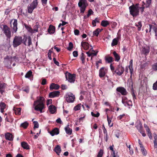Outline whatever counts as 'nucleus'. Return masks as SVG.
Masks as SVG:
<instances>
[{
	"label": "nucleus",
	"instance_id": "nucleus-5",
	"mask_svg": "<svg viewBox=\"0 0 157 157\" xmlns=\"http://www.w3.org/2000/svg\"><path fill=\"white\" fill-rule=\"evenodd\" d=\"M38 4V2L37 0H34L28 7V10L29 13H31L33 10L36 7Z\"/></svg>",
	"mask_w": 157,
	"mask_h": 157
},
{
	"label": "nucleus",
	"instance_id": "nucleus-34",
	"mask_svg": "<svg viewBox=\"0 0 157 157\" xmlns=\"http://www.w3.org/2000/svg\"><path fill=\"white\" fill-rule=\"evenodd\" d=\"M99 20L97 18H96L94 20H93L92 22V24L93 26L95 27L96 26V24L97 23H99Z\"/></svg>",
	"mask_w": 157,
	"mask_h": 157
},
{
	"label": "nucleus",
	"instance_id": "nucleus-59",
	"mask_svg": "<svg viewBox=\"0 0 157 157\" xmlns=\"http://www.w3.org/2000/svg\"><path fill=\"white\" fill-rule=\"evenodd\" d=\"M52 52V51H51L50 50H49L48 53V57L50 60L52 59V58L51 57V54Z\"/></svg>",
	"mask_w": 157,
	"mask_h": 157
},
{
	"label": "nucleus",
	"instance_id": "nucleus-62",
	"mask_svg": "<svg viewBox=\"0 0 157 157\" xmlns=\"http://www.w3.org/2000/svg\"><path fill=\"white\" fill-rule=\"evenodd\" d=\"M23 90L24 91L26 92V93H28L29 92V88L28 87H27L26 88H25L23 89Z\"/></svg>",
	"mask_w": 157,
	"mask_h": 157
},
{
	"label": "nucleus",
	"instance_id": "nucleus-32",
	"mask_svg": "<svg viewBox=\"0 0 157 157\" xmlns=\"http://www.w3.org/2000/svg\"><path fill=\"white\" fill-rule=\"evenodd\" d=\"M154 144L155 148H156L157 147V136L155 134H154Z\"/></svg>",
	"mask_w": 157,
	"mask_h": 157
},
{
	"label": "nucleus",
	"instance_id": "nucleus-25",
	"mask_svg": "<svg viewBox=\"0 0 157 157\" xmlns=\"http://www.w3.org/2000/svg\"><path fill=\"white\" fill-rule=\"evenodd\" d=\"M6 105L3 102H1L0 103V109H1V113H3L4 112V109L5 108Z\"/></svg>",
	"mask_w": 157,
	"mask_h": 157
},
{
	"label": "nucleus",
	"instance_id": "nucleus-50",
	"mask_svg": "<svg viewBox=\"0 0 157 157\" xmlns=\"http://www.w3.org/2000/svg\"><path fill=\"white\" fill-rule=\"evenodd\" d=\"M103 153V151L102 150H100L98 153L97 155V157H102Z\"/></svg>",
	"mask_w": 157,
	"mask_h": 157
},
{
	"label": "nucleus",
	"instance_id": "nucleus-48",
	"mask_svg": "<svg viewBox=\"0 0 157 157\" xmlns=\"http://www.w3.org/2000/svg\"><path fill=\"white\" fill-rule=\"evenodd\" d=\"M144 127L147 131V133L150 132V131L149 127L145 124H144Z\"/></svg>",
	"mask_w": 157,
	"mask_h": 157
},
{
	"label": "nucleus",
	"instance_id": "nucleus-30",
	"mask_svg": "<svg viewBox=\"0 0 157 157\" xmlns=\"http://www.w3.org/2000/svg\"><path fill=\"white\" fill-rule=\"evenodd\" d=\"M140 147L141 148V150L142 153V154L143 155L145 156L147 154V152L146 150L144 149V148L143 147L142 144H140Z\"/></svg>",
	"mask_w": 157,
	"mask_h": 157
},
{
	"label": "nucleus",
	"instance_id": "nucleus-27",
	"mask_svg": "<svg viewBox=\"0 0 157 157\" xmlns=\"http://www.w3.org/2000/svg\"><path fill=\"white\" fill-rule=\"evenodd\" d=\"M113 54L115 58V60L117 61H118L120 59V56L115 51L113 52Z\"/></svg>",
	"mask_w": 157,
	"mask_h": 157
},
{
	"label": "nucleus",
	"instance_id": "nucleus-1",
	"mask_svg": "<svg viewBox=\"0 0 157 157\" xmlns=\"http://www.w3.org/2000/svg\"><path fill=\"white\" fill-rule=\"evenodd\" d=\"M44 98L43 97H37V100L34 101L33 104L35 110L40 111V113L42 112V109L44 108Z\"/></svg>",
	"mask_w": 157,
	"mask_h": 157
},
{
	"label": "nucleus",
	"instance_id": "nucleus-40",
	"mask_svg": "<svg viewBox=\"0 0 157 157\" xmlns=\"http://www.w3.org/2000/svg\"><path fill=\"white\" fill-rule=\"evenodd\" d=\"M105 59L108 63H110L113 61V58L112 57H106Z\"/></svg>",
	"mask_w": 157,
	"mask_h": 157
},
{
	"label": "nucleus",
	"instance_id": "nucleus-53",
	"mask_svg": "<svg viewBox=\"0 0 157 157\" xmlns=\"http://www.w3.org/2000/svg\"><path fill=\"white\" fill-rule=\"evenodd\" d=\"M107 118L109 125L110 126V127H112L113 126V124H110V123L111 122V120L109 118L108 116L107 117Z\"/></svg>",
	"mask_w": 157,
	"mask_h": 157
},
{
	"label": "nucleus",
	"instance_id": "nucleus-45",
	"mask_svg": "<svg viewBox=\"0 0 157 157\" xmlns=\"http://www.w3.org/2000/svg\"><path fill=\"white\" fill-rule=\"evenodd\" d=\"M81 104L78 105L76 106H75L74 108V109L75 111H77L80 110L81 108Z\"/></svg>",
	"mask_w": 157,
	"mask_h": 157
},
{
	"label": "nucleus",
	"instance_id": "nucleus-46",
	"mask_svg": "<svg viewBox=\"0 0 157 157\" xmlns=\"http://www.w3.org/2000/svg\"><path fill=\"white\" fill-rule=\"evenodd\" d=\"M33 123L34 124V129L35 130V128H38L39 127V124L37 121H33Z\"/></svg>",
	"mask_w": 157,
	"mask_h": 157
},
{
	"label": "nucleus",
	"instance_id": "nucleus-55",
	"mask_svg": "<svg viewBox=\"0 0 157 157\" xmlns=\"http://www.w3.org/2000/svg\"><path fill=\"white\" fill-rule=\"evenodd\" d=\"M139 131L140 132V133L141 134H142V136H143L144 137V136H146V134L145 133L144 131L143 130V129H141Z\"/></svg>",
	"mask_w": 157,
	"mask_h": 157
},
{
	"label": "nucleus",
	"instance_id": "nucleus-56",
	"mask_svg": "<svg viewBox=\"0 0 157 157\" xmlns=\"http://www.w3.org/2000/svg\"><path fill=\"white\" fill-rule=\"evenodd\" d=\"M153 89L155 90H157V81L155 83L153 86Z\"/></svg>",
	"mask_w": 157,
	"mask_h": 157
},
{
	"label": "nucleus",
	"instance_id": "nucleus-13",
	"mask_svg": "<svg viewBox=\"0 0 157 157\" xmlns=\"http://www.w3.org/2000/svg\"><path fill=\"white\" fill-rule=\"evenodd\" d=\"M106 70L104 67H101L99 71V76L100 77L102 78L105 76V74Z\"/></svg>",
	"mask_w": 157,
	"mask_h": 157
},
{
	"label": "nucleus",
	"instance_id": "nucleus-20",
	"mask_svg": "<svg viewBox=\"0 0 157 157\" xmlns=\"http://www.w3.org/2000/svg\"><path fill=\"white\" fill-rule=\"evenodd\" d=\"M55 30V27L52 25H50L48 29V32L50 33H53Z\"/></svg>",
	"mask_w": 157,
	"mask_h": 157
},
{
	"label": "nucleus",
	"instance_id": "nucleus-31",
	"mask_svg": "<svg viewBox=\"0 0 157 157\" xmlns=\"http://www.w3.org/2000/svg\"><path fill=\"white\" fill-rule=\"evenodd\" d=\"M109 24V22L108 21L103 20L101 21V25L104 27L107 26Z\"/></svg>",
	"mask_w": 157,
	"mask_h": 157
},
{
	"label": "nucleus",
	"instance_id": "nucleus-11",
	"mask_svg": "<svg viewBox=\"0 0 157 157\" xmlns=\"http://www.w3.org/2000/svg\"><path fill=\"white\" fill-rule=\"evenodd\" d=\"M116 90L117 91L120 93L122 95H126L127 93L126 89L123 87H117Z\"/></svg>",
	"mask_w": 157,
	"mask_h": 157
},
{
	"label": "nucleus",
	"instance_id": "nucleus-35",
	"mask_svg": "<svg viewBox=\"0 0 157 157\" xmlns=\"http://www.w3.org/2000/svg\"><path fill=\"white\" fill-rule=\"evenodd\" d=\"M118 43V39L117 38L114 39L112 41L111 44L112 46H113L117 44Z\"/></svg>",
	"mask_w": 157,
	"mask_h": 157
},
{
	"label": "nucleus",
	"instance_id": "nucleus-28",
	"mask_svg": "<svg viewBox=\"0 0 157 157\" xmlns=\"http://www.w3.org/2000/svg\"><path fill=\"white\" fill-rule=\"evenodd\" d=\"M49 109L51 113H54L56 111L55 107L52 105H51L49 106Z\"/></svg>",
	"mask_w": 157,
	"mask_h": 157
},
{
	"label": "nucleus",
	"instance_id": "nucleus-15",
	"mask_svg": "<svg viewBox=\"0 0 157 157\" xmlns=\"http://www.w3.org/2000/svg\"><path fill=\"white\" fill-rule=\"evenodd\" d=\"M59 133V130L57 128H55L50 132V134L52 136L55 135H58Z\"/></svg>",
	"mask_w": 157,
	"mask_h": 157
},
{
	"label": "nucleus",
	"instance_id": "nucleus-9",
	"mask_svg": "<svg viewBox=\"0 0 157 157\" xmlns=\"http://www.w3.org/2000/svg\"><path fill=\"white\" fill-rule=\"evenodd\" d=\"M3 31L6 36L8 38L11 36V32L10 29L6 25L3 26Z\"/></svg>",
	"mask_w": 157,
	"mask_h": 157
},
{
	"label": "nucleus",
	"instance_id": "nucleus-42",
	"mask_svg": "<svg viewBox=\"0 0 157 157\" xmlns=\"http://www.w3.org/2000/svg\"><path fill=\"white\" fill-rule=\"evenodd\" d=\"M73 48V44L72 42H70L69 43V47L67 48V49L70 51Z\"/></svg>",
	"mask_w": 157,
	"mask_h": 157
},
{
	"label": "nucleus",
	"instance_id": "nucleus-63",
	"mask_svg": "<svg viewBox=\"0 0 157 157\" xmlns=\"http://www.w3.org/2000/svg\"><path fill=\"white\" fill-rule=\"evenodd\" d=\"M56 122L57 123H59V124H61L62 123V121H61V119L60 118H58L56 120Z\"/></svg>",
	"mask_w": 157,
	"mask_h": 157
},
{
	"label": "nucleus",
	"instance_id": "nucleus-57",
	"mask_svg": "<svg viewBox=\"0 0 157 157\" xmlns=\"http://www.w3.org/2000/svg\"><path fill=\"white\" fill-rule=\"evenodd\" d=\"M152 69L155 71L157 70V63L154 64L152 66Z\"/></svg>",
	"mask_w": 157,
	"mask_h": 157
},
{
	"label": "nucleus",
	"instance_id": "nucleus-58",
	"mask_svg": "<svg viewBox=\"0 0 157 157\" xmlns=\"http://www.w3.org/2000/svg\"><path fill=\"white\" fill-rule=\"evenodd\" d=\"M73 55L74 56L76 57L78 56V52L77 51H74L73 52Z\"/></svg>",
	"mask_w": 157,
	"mask_h": 157
},
{
	"label": "nucleus",
	"instance_id": "nucleus-44",
	"mask_svg": "<svg viewBox=\"0 0 157 157\" xmlns=\"http://www.w3.org/2000/svg\"><path fill=\"white\" fill-rule=\"evenodd\" d=\"M135 25L138 27V30L140 31L142 27L141 23V22H139L137 24H136Z\"/></svg>",
	"mask_w": 157,
	"mask_h": 157
},
{
	"label": "nucleus",
	"instance_id": "nucleus-39",
	"mask_svg": "<svg viewBox=\"0 0 157 157\" xmlns=\"http://www.w3.org/2000/svg\"><path fill=\"white\" fill-rule=\"evenodd\" d=\"M6 83L0 81V89H5L6 87Z\"/></svg>",
	"mask_w": 157,
	"mask_h": 157
},
{
	"label": "nucleus",
	"instance_id": "nucleus-43",
	"mask_svg": "<svg viewBox=\"0 0 157 157\" xmlns=\"http://www.w3.org/2000/svg\"><path fill=\"white\" fill-rule=\"evenodd\" d=\"M32 72L31 71H29L25 75V77L26 78H29L32 75Z\"/></svg>",
	"mask_w": 157,
	"mask_h": 157
},
{
	"label": "nucleus",
	"instance_id": "nucleus-38",
	"mask_svg": "<svg viewBox=\"0 0 157 157\" xmlns=\"http://www.w3.org/2000/svg\"><path fill=\"white\" fill-rule=\"evenodd\" d=\"M100 29H97L95 31L93 32V35H95L96 36H98L99 33L100 32H101V31H99Z\"/></svg>",
	"mask_w": 157,
	"mask_h": 157
},
{
	"label": "nucleus",
	"instance_id": "nucleus-16",
	"mask_svg": "<svg viewBox=\"0 0 157 157\" xmlns=\"http://www.w3.org/2000/svg\"><path fill=\"white\" fill-rule=\"evenodd\" d=\"M81 45L85 50H87L89 48V44L86 42H82Z\"/></svg>",
	"mask_w": 157,
	"mask_h": 157
},
{
	"label": "nucleus",
	"instance_id": "nucleus-51",
	"mask_svg": "<svg viewBox=\"0 0 157 157\" xmlns=\"http://www.w3.org/2000/svg\"><path fill=\"white\" fill-rule=\"evenodd\" d=\"M152 29L155 33V36H157V25L153 26Z\"/></svg>",
	"mask_w": 157,
	"mask_h": 157
},
{
	"label": "nucleus",
	"instance_id": "nucleus-2",
	"mask_svg": "<svg viewBox=\"0 0 157 157\" xmlns=\"http://www.w3.org/2000/svg\"><path fill=\"white\" fill-rule=\"evenodd\" d=\"M138 5V4H136L135 6L132 5L129 7L130 14L133 17L138 14L139 8Z\"/></svg>",
	"mask_w": 157,
	"mask_h": 157
},
{
	"label": "nucleus",
	"instance_id": "nucleus-37",
	"mask_svg": "<svg viewBox=\"0 0 157 157\" xmlns=\"http://www.w3.org/2000/svg\"><path fill=\"white\" fill-rule=\"evenodd\" d=\"M29 123L25 121L22 123L21 124L20 126L21 127H23L25 128H26L27 127Z\"/></svg>",
	"mask_w": 157,
	"mask_h": 157
},
{
	"label": "nucleus",
	"instance_id": "nucleus-52",
	"mask_svg": "<svg viewBox=\"0 0 157 157\" xmlns=\"http://www.w3.org/2000/svg\"><path fill=\"white\" fill-rule=\"evenodd\" d=\"M62 21V23H60L59 25L58 28H59L61 26H64L67 23V22L63 21Z\"/></svg>",
	"mask_w": 157,
	"mask_h": 157
},
{
	"label": "nucleus",
	"instance_id": "nucleus-18",
	"mask_svg": "<svg viewBox=\"0 0 157 157\" xmlns=\"http://www.w3.org/2000/svg\"><path fill=\"white\" fill-rule=\"evenodd\" d=\"M65 130L66 133L68 134L69 135H71L72 134V130L71 128H69V125H68L66 127H65Z\"/></svg>",
	"mask_w": 157,
	"mask_h": 157
},
{
	"label": "nucleus",
	"instance_id": "nucleus-12",
	"mask_svg": "<svg viewBox=\"0 0 157 157\" xmlns=\"http://www.w3.org/2000/svg\"><path fill=\"white\" fill-rule=\"evenodd\" d=\"M17 20L16 19H14L13 25L11 24V27L13 29V32L16 33L17 30Z\"/></svg>",
	"mask_w": 157,
	"mask_h": 157
},
{
	"label": "nucleus",
	"instance_id": "nucleus-41",
	"mask_svg": "<svg viewBox=\"0 0 157 157\" xmlns=\"http://www.w3.org/2000/svg\"><path fill=\"white\" fill-rule=\"evenodd\" d=\"M136 128L139 131L143 129L142 124L140 122H139L138 124L136 125Z\"/></svg>",
	"mask_w": 157,
	"mask_h": 157
},
{
	"label": "nucleus",
	"instance_id": "nucleus-54",
	"mask_svg": "<svg viewBox=\"0 0 157 157\" xmlns=\"http://www.w3.org/2000/svg\"><path fill=\"white\" fill-rule=\"evenodd\" d=\"M93 13V11L91 9H90L88 11V13L87 14V17H89L91 14Z\"/></svg>",
	"mask_w": 157,
	"mask_h": 157
},
{
	"label": "nucleus",
	"instance_id": "nucleus-61",
	"mask_svg": "<svg viewBox=\"0 0 157 157\" xmlns=\"http://www.w3.org/2000/svg\"><path fill=\"white\" fill-rule=\"evenodd\" d=\"M131 94L133 97V99L134 100V99H136V96L134 92V91L133 90H132Z\"/></svg>",
	"mask_w": 157,
	"mask_h": 157
},
{
	"label": "nucleus",
	"instance_id": "nucleus-21",
	"mask_svg": "<svg viewBox=\"0 0 157 157\" xmlns=\"http://www.w3.org/2000/svg\"><path fill=\"white\" fill-rule=\"evenodd\" d=\"M150 48L149 47L147 48H144L142 49L141 51L142 53L145 55L148 54L149 52Z\"/></svg>",
	"mask_w": 157,
	"mask_h": 157
},
{
	"label": "nucleus",
	"instance_id": "nucleus-4",
	"mask_svg": "<svg viewBox=\"0 0 157 157\" xmlns=\"http://www.w3.org/2000/svg\"><path fill=\"white\" fill-rule=\"evenodd\" d=\"M23 40L22 37L19 36H15L13 41V46L14 48L17 47L22 43Z\"/></svg>",
	"mask_w": 157,
	"mask_h": 157
},
{
	"label": "nucleus",
	"instance_id": "nucleus-14",
	"mask_svg": "<svg viewBox=\"0 0 157 157\" xmlns=\"http://www.w3.org/2000/svg\"><path fill=\"white\" fill-rule=\"evenodd\" d=\"M60 92L59 91H54L50 93L49 94V96L51 98H54L58 96Z\"/></svg>",
	"mask_w": 157,
	"mask_h": 157
},
{
	"label": "nucleus",
	"instance_id": "nucleus-10",
	"mask_svg": "<svg viewBox=\"0 0 157 157\" xmlns=\"http://www.w3.org/2000/svg\"><path fill=\"white\" fill-rule=\"evenodd\" d=\"M124 71V67L122 66L119 65H118L116 69L114 71V72L116 73L117 75L120 76L123 73Z\"/></svg>",
	"mask_w": 157,
	"mask_h": 157
},
{
	"label": "nucleus",
	"instance_id": "nucleus-3",
	"mask_svg": "<svg viewBox=\"0 0 157 157\" xmlns=\"http://www.w3.org/2000/svg\"><path fill=\"white\" fill-rule=\"evenodd\" d=\"M78 4L80 8L81 13H83L86 7L88 6L86 0H79Z\"/></svg>",
	"mask_w": 157,
	"mask_h": 157
},
{
	"label": "nucleus",
	"instance_id": "nucleus-17",
	"mask_svg": "<svg viewBox=\"0 0 157 157\" xmlns=\"http://www.w3.org/2000/svg\"><path fill=\"white\" fill-rule=\"evenodd\" d=\"M59 86L58 85L54 83H52L50 86V89L51 90H57L59 88Z\"/></svg>",
	"mask_w": 157,
	"mask_h": 157
},
{
	"label": "nucleus",
	"instance_id": "nucleus-64",
	"mask_svg": "<svg viewBox=\"0 0 157 157\" xmlns=\"http://www.w3.org/2000/svg\"><path fill=\"white\" fill-rule=\"evenodd\" d=\"M74 33L75 35H78L79 34V31L78 29H75L74 30Z\"/></svg>",
	"mask_w": 157,
	"mask_h": 157
},
{
	"label": "nucleus",
	"instance_id": "nucleus-29",
	"mask_svg": "<svg viewBox=\"0 0 157 157\" xmlns=\"http://www.w3.org/2000/svg\"><path fill=\"white\" fill-rule=\"evenodd\" d=\"M11 59L10 58L9 56H7L5 58H4V62L5 63H8V64H11Z\"/></svg>",
	"mask_w": 157,
	"mask_h": 157
},
{
	"label": "nucleus",
	"instance_id": "nucleus-6",
	"mask_svg": "<svg viewBox=\"0 0 157 157\" xmlns=\"http://www.w3.org/2000/svg\"><path fill=\"white\" fill-rule=\"evenodd\" d=\"M66 79L70 82H74L75 80V74H71L68 72L66 73L65 74Z\"/></svg>",
	"mask_w": 157,
	"mask_h": 157
},
{
	"label": "nucleus",
	"instance_id": "nucleus-24",
	"mask_svg": "<svg viewBox=\"0 0 157 157\" xmlns=\"http://www.w3.org/2000/svg\"><path fill=\"white\" fill-rule=\"evenodd\" d=\"M13 109L16 115H20L21 114V109L20 108H16L14 107Z\"/></svg>",
	"mask_w": 157,
	"mask_h": 157
},
{
	"label": "nucleus",
	"instance_id": "nucleus-7",
	"mask_svg": "<svg viewBox=\"0 0 157 157\" xmlns=\"http://www.w3.org/2000/svg\"><path fill=\"white\" fill-rule=\"evenodd\" d=\"M65 98L66 101L68 103L73 102L75 99V96L72 93L66 94Z\"/></svg>",
	"mask_w": 157,
	"mask_h": 157
},
{
	"label": "nucleus",
	"instance_id": "nucleus-60",
	"mask_svg": "<svg viewBox=\"0 0 157 157\" xmlns=\"http://www.w3.org/2000/svg\"><path fill=\"white\" fill-rule=\"evenodd\" d=\"M128 68L130 70V73L131 74V76L132 73H133V70L132 69V66H129Z\"/></svg>",
	"mask_w": 157,
	"mask_h": 157
},
{
	"label": "nucleus",
	"instance_id": "nucleus-36",
	"mask_svg": "<svg viewBox=\"0 0 157 157\" xmlns=\"http://www.w3.org/2000/svg\"><path fill=\"white\" fill-rule=\"evenodd\" d=\"M40 26L38 24L34 26L33 30H34V33L38 31V29L40 28Z\"/></svg>",
	"mask_w": 157,
	"mask_h": 157
},
{
	"label": "nucleus",
	"instance_id": "nucleus-47",
	"mask_svg": "<svg viewBox=\"0 0 157 157\" xmlns=\"http://www.w3.org/2000/svg\"><path fill=\"white\" fill-rule=\"evenodd\" d=\"M91 114L92 116L97 117L99 116L100 113H99L97 112L96 114H95L93 112H91Z\"/></svg>",
	"mask_w": 157,
	"mask_h": 157
},
{
	"label": "nucleus",
	"instance_id": "nucleus-26",
	"mask_svg": "<svg viewBox=\"0 0 157 157\" xmlns=\"http://www.w3.org/2000/svg\"><path fill=\"white\" fill-rule=\"evenodd\" d=\"M151 0H146V1H143V2L144 3V5H146L145 6L147 8L150 5L151 3Z\"/></svg>",
	"mask_w": 157,
	"mask_h": 157
},
{
	"label": "nucleus",
	"instance_id": "nucleus-49",
	"mask_svg": "<svg viewBox=\"0 0 157 157\" xmlns=\"http://www.w3.org/2000/svg\"><path fill=\"white\" fill-rule=\"evenodd\" d=\"M85 56L84 54L83 53H82L81 54V56L80 58V59L82 61V63H84V60H85Z\"/></svg>",
	"mask_w": 157,
	"mask_h": 157
},
{
	"label": "nucleus",
	"instance_id": "nucleus-33",
	"mask_svg": "<svg viewBox=\"0 0 157 157\" xmlns=\"http://www.w3.org/2000/svg\"><path fill=\"white\" fill-rule=\"evenodd\" d=\"M24 25L25 28L29 32L32 33H34V30H33L31 27L29 26L26 24H25Z\"/></svg>",
	"mask_w": 157,
	"mask_h": 157
},
{
	"label": "nucleus",
	"instance_id": "nucleus-23",
	"mask_svg": "<svg viewBox=\"0 0 157 157\" xmlns=\"http://www.w3.org/2000/svg\"><path fill=\"white\" fill-rule=\"evenodd\" d=\"M21 146L24 149H25L27 150L29 149V146L28 144L26 143L25 142H23L21 143Z\"/></svg>",
	"mask_w": 157,
	"mask_h": 157
},
{
	"label": "nucleus",
	"instance_id": "nucleus-22",
	"mask_svg": "<svg viewBox=\"0 0 157 157\" xmlns=\"http://www.w3.org/2000/svg\"><path fill=\"white\" fill-rule=\"evenodd\" d=\"M54 151L58 155H59V153L61 151V148L60 146L58 145H57L55 147Z\"/></svg>",
	"mask_w": 157,
	"mask_h": 157
},
{
	"label": "nucleus",
	"instance_id": "nucleus-19",
	"mask_svg": "<svg viewBox=\"0 0 157 157\" xmlns=\"http://www.w3.org/2000/svg\"><path fill=\"white\" fill-rule=\"evenodd\" d=\"M6 139L10 141L13 140V135L10 133H7L5 135Z\"/></svg>",
	"mask_w": 157,
	"mask_h": 157
},
{
	"label": "nucleus",
	"instance_id": "nucleus-8",
	"mask_svg": "<svg viewBox=\"0 0 157 157\" xmlns=\"http://www.w3.org/2000/svg\"><path fill=\"white\" fill-rule=\"evenodd\" d=\"M23 40V43L26 45L30 47L31 45H32V40L30 36L24 38Z\"/></svg>",
	"mask_w": 157,
	"mask_h": 157
}]
</instances>
